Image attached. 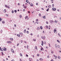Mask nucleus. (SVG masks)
I'll return each mask as SVG.
<instances>
[{
  "label": "nucleus",
  "mask_w": 61,
  "mask_h": 61,
  "mask_svg": "<svg viewBox=\"0 0 61 61\" xmlns=\"http://www.w3.org/2000/svg\"><path fill=\"white\" fill-rule=\"evenodd\" d=\"M52 10H53V11H56V8L54 7L52 8Z\"/></svg>",
  "instance_id": "f257e3e1"
},
{
  "label": "nucleus",
  "mask_w": 61,
  "mask_h": 61,
  "mask_svg": "<svg viewBox=\"0 0 61 61\" xmlns=\"http://www.w3.org/2000/svg\"><path fill=\"white\" fill-rule=\"evenodd\" d=\"M41 38L42 39H45V36H44L43 37L42 36H41Z\"/></svg>",
  "instance_id": "f03ea898"
},
{
  "label": "nucleus",
  "mask_w": 61,
  "mask_h": 61,
  "mask_svg": "<svg viewBox=\"0 0 61 61\" xmlns=\"http://www.w3.org/2000/svg\"><path fill=\"white\" fill-rule=\"evenodd\" d=\"M41 45L42 46H43V45L44 44V42H43V41H41Z\"/></svg>",
  "instance_id": "7ed1b4c3"
},
{
  "label": "nucleus",
  "mask_w": 61,
  "mask_h": 61,
  "mask_svg": "<svg viewBox=\"0 0 61 61\" xmlns=\"http://www.w3.org/2000/svg\"><path fill=\"white\" fill-rule=\"evenodd\" d=\"M7 43L8 44H9V43L10 44H11V43H12V42L10 41H7Z\"/></svg>",
  "instance_id": "20e7f679"
},
{
  "label": "nucleus",
  "mask_w": 61,
  "mask_h": 61,
  "mask_svg": "<svg viewBox=\"0 0 61 61\" xmlns=\"http://www.w3.org/2000/svg\"><path fill=\"white\" fill-rule=\"evenodd\" d=\"M54 33H56V29H54Z\"/></svg>",
  "instance_id": "39448f33"
},
{
  "label": "nucleus",
  "mask_w": 61,
  "mask_h": 61,
  "mask_svg": "<svg viewBox=\"0 0 61 61\" xmlns=\"http://www.w3.org/2000/svg\"><path fill=\"white\" fill-rule=\"evenodd\" d=\"M11 52H12V53H14L15 51H14V50L13 49H11Z\"/></svg>",
  "instance_id": "423d86ee"
},
{
  "label": "nucleus",
  "mask_w": 61,
  "mask_h": 61,
  "mask_svg": "<svg viewBox=\"0 0 61 61\" xmlns=\"http://www.w3.org/2000/svg\"><path fill=\"white\" fill-rule=\"evenodd\" d=\"M3 50L4 51H6V48H3Z\"/></svg>",
  "instance_id": "0eeeda50"
},
{
  "label": "nucleus",
  "mask_w": 61,
  "mask_h": 61,
  "mask_svg": "<svg viewBox=\"0 0 61 61\" xmlns=\"http://www.w3.org/2000/svg\"><path fill=\"white\" fill-rule=\"evenodd\" d=\"M30 6H33V4L32 3H31L30 4Z\"/></svg>",
  "instance_id": "6e6552de"
},
{
  "label": "nucleus",
  "mask_w": 61,
  "mask_h": 61,
  "mask_svg": "<svg viewBox=\"0 0 61 61\" xmlns=\"http://www.w3.org/2000/svg\"><path fill=\"white\" fill-rule=\"evenodd\" d=\"M39 60H40V61H42V60H43V59L42 58H40L39 59Z\"/></svg>",
  "instance_id": "1a4fd4ad"
},
{
  "label": "nucleus",
  "mask_w": 61,
  "mask_h": 61,
  "mask_svg": "<svg viewBox=\"0 0 61 61\" xmlns=\"http://www.w3.org/2000/svg\"><path fill=\"white\" fill-rule=\"evenodd\" d=\"M41 51H43H43H44V49L43 48V47H42L41 49Z\"/></svg>",
  "instance_id": "9d476101"
},
{
  "label": "nucleus",
  "mask_w": 61,
  "mask_h": 61,
  "mask_svg": "<svg viewBox=\"0 0 61 61\" xmlns=\"http://www.w3.org/2000/svg\"><path fill=\"white\" fill-rule=\"evenodd\" d=\"M43 18L44 19H46V16L45 15L44 16H43Z\"/></svg>",
  "instance_id": "9b49d317"
},
{
  "label": "nucleus",
  "mask_w": 61,
  "mask_h": 61,
  "mask_svg": "<svg viewBox=\"0 0 61 61\" xmlns=\"http://www.w3.org/2000/svg\"><path fill=\"white\" fill-rule=\"evenodd\" d=\"M40 29L41 30H42L43 29V27H42V26H41L40 27Z\"/></svg>",
  "instance_id": "f8f14e48"
},
{
  "label": "nucleus",
  "mask_w": 61,
  "mask_h": 61,
  "mask_svg": "<svg viewBox=\"0 0 61 61\" xmlns=\"http://www.w3.org/2000/svg\"><path fill=\"white\" fill-rule=\"evenodd\" d=\"M10 39L11 40V41H13V38H10Z\"/></svg>",
  "instance_id": "ddd939ff"
},
{
  "label": "nucleus",
  "mask_w": 61,
  "mask_h": 61,
  "mask_svg": "<svg viewBox=\"0 0 61 61\" xmlns=\"http://www.w3.org/2000/svg\"><path fill=\"white\" fill-rule=\"evenodd\" d=\"M6 9H4V13H6Z\"/></svg>",
  "instance_id": "4468645a"
},
{
  "label": "nucleus",
  "mask_w": 61,
  "mask_h": 61,
  "mask_svg": "<svg viewBox=\"0 0 61 61\" xmlns=\"http://www.w3.org/2000/svg\"><path fill=\"white\" fill-rule=\"evenodd\" d=\"M51 7V5H49V6H48V7H49V8H50Z\"/></svg>",
  "instance_id": "2eb2a0df"
},
{
  "label": "nucleus",
  "mask_w": 61,
  "mask_h": 61,
  "mask_svg": "<svg viewBox=\"0 0 61 61\" xmlns=\"http://www.w3.org/2000/svg\"><path fill=\"white\" fill-rule=\"evenodd\" d=\"M2 23L3 24H5V21H2Z\"/></svg>",
  "instance_id": "dca6fc26"
},
{
  "label": "nucleus",
  "mask_w": 61,
  "mask_h": 61,
  "mask_svg": "<svg viewBox=\"0 0 61 61\" xmlns=\"http://www.w3.org/2000/svg\"><path fill=\"white\" fill-rule=\"evenodd\" d=\"M37 29L38 30H39L40 29V27H38L37 28Z\"/></svg>",
  "instance_id": "f3484780"
},
{
  "label": "nucleus",
  "mask_w": 61,
  "mask_h": 61,
  "mask_svg": "<svg viewBox=\"0 0 61 61\" xmlns=\"http://www.w3.org/2000/svg\"><path fill=\"white\" fill-rule=\"evenodd\" d=\"M46 28H47V29H48V26L46 25Z\"/></svg>",
  "instance_id": "a211bd4d"
},
{
  "label": "nucleus",
  "mask_w": 61,
  "mask_h": 61,
  "mask_svg": "<svg viewBox=\"0 0 61 61\" xmlns=\"http://www.w3.org/2000/svg\"><path fill=\"white\" fill-rule=\"evenodd\" d=\"M28 17V16H26L25 17V19H27V18Z\"/></svg>",
  "instance_id": "6ab92c4d"
},
{
  "label": "nucleus",
  "mask_w": 61,
  "mask_h": 61,
  "mask_svg": "<svg viewBox=\"0 0 61 61\" xmlns=\"http://www.w3.org/2000/svg\"><path fill=\"white\" fill-rule=\"evenodd\" d=\"M14 12H15V13H16L17 12V10H14Z\"/></svg>",
  "instance_id": "aec40b11"
},
{
  "label": "nucleus",
  "mask_w": 61,
  "mask_h": 61,
  "mask_svg": "<svg viewBox=\"0 0 61 61\" xmlns=\"http://www.w3.org/2000/svg\"><path fill=\"white\" fill-rule=\"evenodd\" d=\"M24 33H26V30L25 29L24 31Z\"/></svg>",
  "instance_id": "412c9836"
},
{
  "label": "nucleus",
  "mask_w": 61,
  "mask_h": 61,
  "mask_svg": "<svg viewBox=\"0 0 61 61\" xmlns=\"http://www.w3.org/2000/svg\"><path fill=\"white\" fill-rule=\"evenodd\" d=\"M24 8H25V9H26V8H27V7L26 6H24L23 7Z\"/></svg>",
  "instance_id": "4be33fe9"
},
{
  "label": "nucleus",
  "mask_w": 61,
  "mask_h": 61,
  "mask_svg": "<svg viewBox=\"0 0 61 61\" xmlns=\"http://www.w3.org/2000/svg\"><path fill=\"white\" fill-rule=\"evenodd\" d=\"M17 36H18V37H20V35L19 34H17Z\"/></svg>",
  "instance_id": "5701e85b"
},
{
  "label": "nucleus",
  "mask_w": 61,
  "mask_h": 61,
  "mask_svg": "<svg viewBox=\"0 0 61 61\" xmlns=\"http://www.w3.org/2000/svg\"><path fill=\"white\" fill-rule=\"evenodd\" d=\"M35 49H36L37 50V46H35Z\"/></svg>",
  "instance_id": "b1692460"
},
{
  "label": "nucleus",
  "mask_w": 61,
  "mask_h": 61,
  "mask_svg": "<svg viewBox=\"0 0 61 61\" xmlns=\"http://www.w3.org/2000/svg\"><path fill=\"white\" fill-rule=\"evenodd\" d=\"M49 8H48V9L46 10V11H47V12H48V10H49Z\"/></svg>",
  "instance_id": "393cba45"
},
{
  "label": "nucleus",
  "mask_w": 61,
  "mask_h": 61,
  "mask_svg": "<svg viewBox=\"0 0 61 61\" xmlns=\"http://www.w3.org/2000/svg\"><path fill=\"white\" fill-rule=\"evenodd\" d=\"M39 16H41V14H39Z\"/></svg>",
  "instance_id": "a878e982"
},
{
  "label": "nucleus",
  "mask_w": 61,
  "mask_h": 61,
  "mask_svg": "<svg viewBox=\"0 0 61 61\" xmlns=\"http://www.w3.org/2000/svg\"><path fill=\"white\" fill-rule=\"evenodd\" d=\"M55 46L56 48V47H57V44H55Z\"/></svg>",
  "instance_id": "bb28decb"
},
{
  "label": "nucleus",
  "mask_w": 61,
  "mask_h": 61,
  "mask_svg": "<svg viewBox=\"0 0 61 61\" xmlns=\"http://www.w3.org/2000/svg\"><path fill=\"white\" fill-rule=\"evenodd\" d=\"M57 42H58V43H60V41H59V40H57Z\"/></svg>",
  "instance_id": "cd10ccee"
},
{
  "label": "nucleus",
  "mask_w": 61,
  "mask_h": 61,
  "mask_svg": "<svg viewBox=\"0 0 61 61\" xmlns=\"http://www.w3.org/2000/svg\"><path fill=\"white\" fill-rule=\"evenodd\" d=\"M2 20V19L0 17V21H1Z\"/></svg>",
  "instance_id": "c85d7f7f"
},
{
  "label": "nucleus",
  "mask_w": 61,
  "mask_h": 61,
  "mask_svg": "<svg viewBox=\"0 0 61 61\" xmlns=\"http://www.w3.org/2000/svg\"><path fill=\"white\" fill-rule=\"evenodd\" d=\"M20 55L21 56H22V54H21V53H20Z\"/></svg>",
  "instance_id": "c756f323"
},
{
  "label": "nucleus",
  "mask_w": 61,
  "mask_h": 61,
  "mask_svg": "<svg viewBox=\"0 0 61 61\" xmlns=\"http://www.w3.org/2000/svg\"><path fill=\"white\" fill-rule=\"evenodd\" d=\"M3 49V48L1 49L0 50V51H3V50H2V49Z\"/></svg>",
  "instance_id": "7c9ffc66"
},
{
  "label": "nucleus",
  "mask_w": 61,
  "mask_h": 61,
  "mask_svg": "<svg viewBox=\"0 0 61 61\" xmlns=\"http://www.w3.org/2000/svg\"><path fill=\"white\" fill-rule=\"evenodd\" d=\"M11 12H12V13H14V10H12L11 11Z\"/></svg>",
  "instance_id": "2f4dec72"
},
{
  "label": "nucleus",
  "mask_w": 61,
  "mask_h": 61,
  "mask_svg": "<svg viewBox=\"0 0 61 61\" xmlns=\"http://www.w3.org/2000/svg\"><path fill=\"white\" fill-rule=\"evenodd\" d=\"M55 23H57V21L55 20L54 21Z\"/></svg>",
  "instance_id": "473e14b6"
},
{
  "label": "nucleus",
  "mask_w": 61,
  "mask_h": 61,
  "mask_svg": "<svg viewBox=\"0 0 61 61\" xmlns=\"http://www.w3.org/2000/svg\"><path fill=\"white\" fill-rule=\"evenodd\" d=\"M20 18H22V16L21 15H20Z\"/></svg>",
  "instance_id": "72a5a7b5"
},
{
  "label": "nucleus",
  "mask_w": 61,
  "mask_h": 61,
  "mask_svg": "<svg viewBox=\"0 0 61 61\" xmlns=\"http://www.w3.org/2000/svg\"><path fill=\"white\" fill-rule=\"evenodd\" d=\"M50 21H51V22H52V23H54V21H53V20H51Z\"/></svg>",
  "instance_id": "f704fd0d"
},
{
  "label": "nucleus",
  "mask_w": 61,
  "mask_h": 61,
  "mask_svg": "<svg viewBox=\"0 0 61 61\" xmlns=\"http://www.w3.org/2000/svg\"><path fill=\"white\" fill-rule=\"evenodd\" d=\"M7 5H5V7H7Z\"/></svg>",
  "instance_id": "c9c22d12"
},
{
  "label": "nucleus",
  "mask_w": 61,
  "mask_h": 61,
  "mask_svg": "<svg viewBox=\"0 0 61 61\" xmlns=\"http://www.w3.org/2000/svg\"><path fill=\"white\" fill-rule=\"evenodd\" d=\"M38 19H37L36 20V22H38Z\"/></svg>",
  "instance_id": "e433bc0d"
},
{
  "label": "nucleus",
  "mask_w": 61,
  "mask_h": 61,
  "mask_svg": "<svg viewBox=\"0 0 61 61\" xmlns=\"http://www.w3.org/2000/svg\"><path fill=\"white\" fill-rule=\"evenodd\" d=\"M26 33H27V34H29V31H26Z\"/></svg>",
  "instance_id": "4c0bfd02"
},
{
  "label": "nucleus",
  "mask_w": 61,
  "mask_h": 61,
  "mask_svg": "<svg viewBox=\"0 0 61 61\" xmlns=\"http://www.w3.org/2000/svg\"><path fill=\"white\" fill-rule=\"evenodd\" d=\"M27 49H28V45H27Z\"/></svg>",
  "instance_id": "58836bf2"
},
{
  "label": "nucleus",
  "mask_w": 61,
  "mask_h": 61,
  "mask_svg": "<svg viewBox=\"0 0 61 61\" xmlns=\"http://www.w3.org/2000/svg\"><path fill=\"white\" fill-rule=\"evenodd\" d=\"M57 47L58 48H59V47H60V46L59 45H58Z\"/></svg>",
  "instance_id": "ea45409f"
},
{
  "label": "nucleus",
  "mask_w": 61,
  "mask_h": 61,
  "mask_svg": "<svg viewBox=\"0 0 61 61\" xmlns=\"http://www.w3.org/2000/svg\"><path fill=\"white\" fill-rule=\"evenodd\" d=\"M0 32L1 33H2V32H3V30H1Z\"/></svg>",
  "instance_id": "a19ab883"
},
{
  "label": "nucleus",
  "mask_w": 61,
  "mask_h": 61,
  "mask_svg": "<svg viewBox=\"0 0 61 61\" xmlns=\"http://www.w3.org/2000/svg\"><path fill=\"white\" fill-rule=\"evenodd\" d=\"M26 56L27 57H28V55L27 54H26Z\"/></svg>",
  "instance_id": "79ce46f5"
},
{
  "label": "nucleus",
  "mask_w": 61,
  "mask_h": 61,
  "mask_svg": "<svg viewBox=\"0 0 61 61\" xmlns=\"http://www.w3.org/2000/svg\"><path fill=\"white\" fill-rule=\"evenodd\" d=\"M28 1V0H26V2H27V3H28V2H27Z\"/></svg>",
  "instance_id": "37998d69"
},
{
  "label": "nucleus",
  "mask_w": 61,
  "mask_h": 61,
  "mask_svg": "<svg viewBox=\"0 0 61 61\" xmlns=\"http://www.w3.org/2000/svg\"><path fill=\"white\" fill-rule=\"evenodd\" d=\"M51 54H53L54 53V52H53V51H51Z\"/></svg>",
  "instance_id": "c03bdc74"
},
{
  "label": "nucleus",
  "mask_w": 61,
  "mask_h": 61,
  "mask_svg": "<svg viewBox=\"0 0 61 61\" xmlns=\"http://www.w3.org/2000/svg\"><path fill=\"white\" fill-rule=\"evenodd\" d=\"M2 54V55H4V53H3V52H1Z\"/></svg>",
  "instance_id": "a18cd8bd"
},
{
  "label": "nucleus",
  "mask_w": 61,
  "mask_h": 61,
  "mask_svg": "<svg viewBox=\"0 0 61 61\" xmlns=\"http://www.w3.org/2000/svg\"><path fill=\"white\" fill-rule=\"evenodd\" d=\"M47 57L48 58H49V56H47Z\"/></svg>",
  "instance_id": "49530a36"
},
{
  "label": "nucleus",
  "mask_w": 61,
  "mask_h": 61,
  "mask_svg": "<svg viewBox=\"0 0 61 61\" xmlns=\"http://www.w3.org/2000/svg\"><path fill=\"white\" fill-rule=\"evenodd\" d=\"M52 6L53 7H54V4H53L52 5Z\"/></svg>",
  "instance_id": "de8ad7c7"
},
{
  "label": "nucleus",
  "mask_w": 61,
  "mask_h": 61,
  "mask_svg": "<svg viewBox=\"0 0 61 61\" xmlns=\"http://www.w3.org/2000/svg\"><path fill=\"white\" fill-rule=\"evenodd\" d=\"M37 56H39V54H37Z\"/></svg>",
  "instance_id": "09e8293b"
},
{
  "label": "nucleus",
  "mask_w": 61,
  "mask_h": 61,
  "mask_svg": "<svg viewBox=\"0 0 61 61\" xmlns=\"http://www.w3.org/2000/svg\"><path fill=\"white\" fill-rule=\"evenodd\" d=\"M33 41H36V39H33Z\"/></svg>",
  "instance_id": "8fccbe9b"
},
{
  "label": "nucleus",
  "mask_w": 61,
  "mask_h": 61,
  "mask_svg": "<svg viewBox=\"0 0 61 61\" xmlns=\"http://www.w3.org/2000/svg\"><path fill=\"white\" fill-rule=\"evenodd\" d=\"M58 58L59 59V58H60V57L59 56H58Z\"/></svg>",
  "instance_id": "3c124183"
},
{
  "label": "nucleus",
  "mask_w": 61,
  "mask_h": 61,
  "mask_svg": "<svg viewBox=\"0 0 61 61\" xmlns=\"http://www.w3.org/2000/svg\"><path fill=\"white\" fill-rule=\"evenodd\" d=\"M36 5H38V4L37 3H36Z\"/></svg>",
  "instance_id": "603ef678"
},
{
  "label": "nucleus",
  "mask_w": 61,
  "mask_h": 61,
  "mask_svg": "<svg viewBox=\"0 0 61 61\" xmlns=\"http://www.w3.org/2000/svg\"><path fill=\"white\" fill-rule=\"evenodd\" d=\"M46 23L47 24H48V22L47 21H46Z\"/></svg>",
  "instance_id": "864d4df0"
},
{
  "label": "nucleus",
  "mask_w": 61,
  "mask_h": 61,
  "mask_svg": "<svg viewBox=\"0 0 61 61\" xmlns=\"http://www.w3.org/2000/svg\"><path fill=\"white\" fill-rule=\"evenodd\" d=\"M21 43H23V41L22 40H21Z\"/></svg>",
  "instance_id": "5fc2aeb1"
},
{
  "label": "nucleus",
  "mask_w": 61,
  "mask_h": 61,
  "mask_svg": "<svg viewBox=\"0 0 61 61\" xmlns=\"http://www.w3.org/2000/svg\"><path fill=\"white\" fill-rule=\"evenodd\" d=\"M28 13H29V14H30V11H28Z\"/></svg>",
  "instance_id": "6e6d98bb"
},
{
  "label": "nucleus",
  "mask_w": 61,
  "mask_h": 61,
  "mask_svg": "<svg viewBox=\"0 0 61 61\" xmlns=\"http://www.w3.org/2000/svg\"><path fill=\"white\" fill-rule=\"evenodd\" d=\"M44 44H46V41L44 42Z\"/></svg>",
  "instance_id": "4d7b16f0"
},
{
  "label": "nucleus",
  "mask_w": 61,
  "mask_h": 61,
  "mask_svg": "<svg viewBox=\"0 0 61 61\" xmlns=\"http://www.w3.org/2000/svg\"><path fill=\"white\" fill-rule=\"evenodd\" d=\"M21 35H23V33L22 32H21Z\"/></svg>",
  "instance_id": "13d9d810"
},
{
  "label": "nucleus",
  "mask_w": 61,
  "mask_h": 61,
  "mask_svg": "<svg viewBox=\"0 0 61 61\" xmlns=\"http://www.w3.org/2000/svg\"><path fill=\"white\" fill-rule=\"evenodd\" d=\"M19 46V44L18 43L17 45V46Z\"/></svg>",
  "instance_id": "bf43d9fd"
},
{
  "label": "nucleus",
  "mask_w": 61,
  "mask_h": 61,
  "mask_svg": "<svg viewBox=\"0 0 61 61\" xmlns=\"http://www.w3.org/2000/svg\"><path fill=\"white\" fill-rule=\"evenodd\" d=\"M7 7L8 8H10V7L8 6Z\"/></svg>",
  "instance_id": "052dcab7"
},
{
  "label": "nucleus",
  "mask_w": 61,
  "mask_h": 61,
  "mask_svg": "<svg viewBox=\"0 0 61 61\" xmlns=\"http://www.w3.org/2000/svg\"><path fill=\"white\" fill-rule=\"evenodd\" d=\"M6 16H8V14H6Z\"/></svg>",
  "instance_id": "680f3d73"
},
{
  "label": "nucleus",
  "mask_w": 61,
  "mask_h": 61,
  "mask_svg": "<svg viewBox=\"0 0 61 61\" xmlns=\"http://www.w3.org/2000/svg\"><path fill=\"white\" fill-rule=\"evenodd\" d=\"M37 11H40V10H38V9H37Z\"/></svg>",
  "instance_id": "e2e57ef3"
},
{
  "label": "nucleus",
  "mask_w": 61,
  "mask_h": 61,
  "mask_svg": "<svg viewBox=\"0 0 61 61\" xmlns=\"http://www.w3.org/2000/svg\"><path fill=\"white\" fill-rule=\"evenodd\" d=\"M58 36H60V35L59 33L58 34Z\"/></svg>",
  "instance_id": "0e129e2a"
},
{
  "label": "nucleus",
  "mask_w": 61,
  "mask_h": 61,
  "mask_svg": "<svg viewBox=\"0 0 61 61\" xmlns=\"http://www.w3.org/2000/svg\"><path fill=\"white\" fill-rule=\"evenodd\" d=\"M11 61H15V60H12Z\"/></svg>",
  "instance_id": "69168bd1"
},
{
  "label": "nucleus",
  "mask_w": 61,
  "mask_h": 61,
  "mask_svg": "<svg viewBox=\"0 0 61 61\" xmlns=\"http://www.w3.org/2000/svg\"><path fill=\"white\" fill-rule=\"evenodd\" d=\"M20 61H22V60H21V59H20Z\"/></svg>",
  "instance_id": "338daca9"
},
{
  "label": "nucleus",
  "mask_w": 61,
  "mask_h": 61,
  "mask_svg": "<svg viewBox=\"0 0 61 61\" xmlns=\"http://www.w3.org/2000/svg\"><path fill=\"white\" fill-rule=\"evenodd\" d=\"M51 61H54V60H51Z\"/></svg>",
  "instance_id": "774afa93"
}]
</instances>
